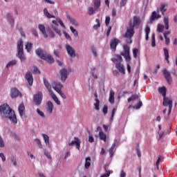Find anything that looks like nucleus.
<instances>
[{
    "label": "nucleus",
    "instance_id": "1",
    "mask_svg": "<svg viewBox=\"0 0 177 177\" xmlns=\"http://www.w3.org/2000/svg\"><path fill=\"white\" fill-rule=\"evenodd\" d=\"M0 114L1 117L10 120L12 124H17L16 113H15V111L9 106V104H4L0 106Z\"/></svg>",
    "mask_w": 177,
    "mask_h": 177
},
{
    "label": "nucleus",
    "instance_id": "2",
    "mask_svg": "<svg viewBox=\"0 0 177 177\" xmlns=\"http://www.w3.org/2000/svg\"><path fill=\"white\" fill-rule=\"evenodd\" d=\"M158 92L159 93H160V95H162V96H163V102H162L163 106L165 107H167V106H169L168 115H169V114H171V112L172 111V100L171 98H168L166 97L167 88H165V86L160 87L158 88Z\"/></svg>",
    "mask_w": 177,
    "mask_h": 177
},
{
    "label": "nucleus",
    "instance_id": "3",
    "mask_svg": "<svg viewBox=\"0 0 177 177\" xmlns=\"http://www.w3.org/2000/svg\"><path fill=\"white\" fill-rule=\"evenodd\" d=\"M35 53L39 57H40L43 60H46V62H48V63H50V64L55 63V59L52 57V55H50V54H48L42 49L38 48L35 50Z\"/></svg>",
    "mask_w": 177,
    "mask_h": 177
},
{
    "label": "nucleus",
    "instance_id": "4",
    "mask_svg": "<svg viewBox=\"0 0 177 177\" xmlns=\"http://www.w3.org/2000/svg\"><path fill=\"white\" fill-rule=\"evenodd\" d=\"M61 26H62L63 28H66V26L64 25V23H63V21L60 19L59 18H57V20H53L51 24V28H53V31L56 32V34H58L59 37H62V30L59 29V24Z\"/></svg>",
    "mask_w": 177,
    "mask_h": 177
},
{
    "label": "nucleus",
    "instance_id": "5",
    "mask_svg": "<svg viewBox=\"0 0 177 177\" xmlns=\"http://www.w3.org/2000/svg\"><path fill=\"white\" fill-rule=\"evenodd\" d=\"M61 26H62L63 28H66V26L64 25V23H63V21L60 19L59 18H57V20H53L51 24V28H53V31L56 32V34H58L59 37H62V30L59 29V24Z\"/></svg>",
    "mask_w": 177,
    "mask_h": 177
},
{
    "label": "nucleus",
    "instance_id": "6",
    "mask_svg": "<svg viewBox=\"0 0 177 177\" xmlns=\"http://www.w3.org/2000/svg\"><path fill=\"white\" fill-rule=\"evenodd\" d=\"M17 57L21 60V62L26 61V57L24 56V50L23 49V40L20 39L17 42Z\"/></svg>",
    "mask_w": 177,
    "mask_h": 177
},
{
    "label": "nucleus",
    "instance_id": "7",
    "mask_svg": "<svg viewBox=\"0 0 177 177\" xmlns=\"http://www.w3.org/2000/svg\"><path fill=\"white\" fill-rule=\"evenodd\" d=\"M135 35V29L133 28L131 26H129L127 28V30L125 34L124 35V38H127L126 42L127 44H132V37Z\"/></svg>",
    "mask_w": 177,
    "mask_h": 177
},
{
    "label": "nucleus",
    "instance_id": "8",
    "mask_svg": "<svg viewBox=\"0 0 177 177\" xmlns=\"http://www.w3.org/2000/svg\"><path fill=\"white\" fill-rule=\"evenodd\" d=\"M123 50L124 52L120 53V56H123L124 57L125 61L127 62V63H129L131 62V55L130 53V48L128 45L124 44L123 46Z\"/></svg>",
    "mask_w": 177,
    "mask_h": 177
},
{
    "label": "nucleus",
    "instance_id": "9",
    "mask_svg": "<svg viewBox=\"0 0 177 177\" xmlns=\"http://www.w3.org/2000/svg\"><path fill=\"white\" fill-rule=\"evenodd\" d=\"M42 99H44V95L41 91L33 95V102L36 106H41V104L42 103Z\"/></svg>",
    "mask_w": 177,
    "mask_h": 177
},
{
    "label": "nucleus",
    "instance_id": "10",
    "mask_svg": "<svg viewBox=\"0 0 177 177\" xmlns=\"http://www.w3.org/2000/svg\"><path fill=\"white\" fill-rule=\"evenodd\" d=\"M140 25V19L136 16L133 17V23H132V21H131L129 24V26L130 27H132L134 29L138 28Z\"/></svg>",
    "mask_w": 177,
    "mask_h": 177
},
{
    "label": "nucleus",
    "instance_id": "11",
    "mask_svg": "<svg viewBox=\"0 0 177 177\" xmlns=\"http://www.w3.org/2000/svg\"><path fill=\"white\" fill-rule=\"evenodd\" d=\"M162 74L167 81V82L171 85L172 84V76L171 75V73L167 70V68H165L162 71Z\"/></svg>",
    "mask_w": 177,
    "mask_h": 177
},
{
    "label": "nucleus",
    "instance_id": "12",
    "mask_svg": "<svg viewBox=\"0 0 177 177\" xmlns=\"http://www.w3.org/2000/svg\"><path fill=\"white\" fill-rule=\"evenodd\" d=\"M19 96L21 97V93L20 91L16 87L12 88L10 91V97L12 99H16V97H19Z\"/></svg>",
    "mask_w": 177,
    "mask_h": 177
},
{
    "label": "nucleus",
    "instance_id": "13",
    "mask_svg": "<svg viewBox=\"0 0 177 177\" xmlns=\"http://www.w3.org/2000/svg\"><path fill=\"white\" fill-rule=\"evenodd\" d=\"M18 111L19 113L20 117L22 118H27V116L26 115V107L24 106V104L21 103L18 107Z\"/></svg>",
    "mask_w": 177,
    "mask_h": 177
},
{
    "label": "nucleus",
    "instance_id": "14",
    "mask_svg": "<svg viewBox=\"0 0 177 177\" xmlns=\"http://www.w3.org/2000/svg\"><path fill=\"white\" fill-rule=\"evenodd\" d=\"M120 42H121V41H120V39H118L117 38L112 39L110 42L111 49L112 50H115L117 49V45H118V44H120Z\"/></svg>",
    "mask_w": 177,
    "mask_h": 177
},
{
    "label": "nucleus",
    "instance_id": "15",
    "mask_svg": "<svg viewBox=\"0 0 177 177\" xmlns=\"http://www.w3.org/2000/svg\"><path fill=\"white\" fill-rule=\"evenodd\" d=\"M75 145L76 149H80L81 148V140H80L78 138L75 137V141H71L68 142V146H74Z\"/></svg>",
    "mask_w": 177,
    "mask_h": 177
},
{
    "label": "nucleus",
    "instance_id": "16",
    "mask_svg": "<svg viewBox=\"0 0 177 177\" xmlns=\"http://www.w3.org/2000/svg\"><path fill=\"white\" fill-rule=\"evenodd\" d=\"M66 52L71 57H75V50L70 44H66Z\"/></svg>",
    "mask_w": 177,
    "mask_h": 177
},
{
    "label": "nucleus",
    "instance_id": "17",
    "mask_svg": "<svg viewBox=\"0 0 177 177\" xmlns=\"http://www.w3.org/2000/svg\"><path fill=\"white\" fill-rule=\"evenodd\" d=\"M61 80L64 82L68 77V71L66 68H62L60 71Z\"/></svg>",
    "mask_w": 177,
    "mask_h": 177
},
{
    "label": "nucleus",
    "instance_id": "18",
    "mask_svg": "<svg viewBox=\"0 0 177 177\" xmlns=\"http://www.w3.org/2000/svg\"><path fill=\"white\" fill-rule=\"evenodd\" d=\"M26 81H28V84L32 86V83L34 82V79L32 77V73L31 72H27L25 76Z\"/></svg>",
    "mask_w": 177,
    "mask_h": 177
},
{
    "label": "nucleus",
    "instance_id": "19",
    "mask_svg": "<svg viewBox=\"0 0 177 177\" xmlns=\"http://www.w3.org/2000/svg\"><path fill=\"white\" fill-rule=\"evenodd\" d=\"M115 67L120 73H121L122 74H125V68L124 67V65L122 64H121L120 62H116Z\"/></svg>",
    "mask_w": 177,
    "mask_h": 177
},
{
    "label": "nucleus",
    "instance_id": "20",
    "mask_svg": "<svg viewBox=\"0 0 177 177\" xmlns=\"http://www.w3.org/2000/svg\"><path fill=\"white\" fill-rule=\"evenodd\" d=\"M46 110L48 111V113H49L50 114H52L53 113V103H52V101H48L46 103Z\"/></svg>",
    "mask_w": 177,
    "mask_h": 177
},
{
    "label": "nucleus",
    "instance_id": "21",
    "mask_svg": "<svg viewBox=\"0 0 177 177\" xmlns=\"http://www.w3.org/2000/svg\"><path fill=\"white\" fill-rule=\"evenodd\" d=\"M43 81H44V84L46 86V88H47L49 93L53 92L52 91V85H50V84L49 83V82L46 80V78L44 77L43 78Z\"/></svg>",
    "mask_w": 177,
    "mask_h": 177
},
{
    "label": "nucleus",
    "instance_id": "22",
    "mask_svg": "<svg viewBox=\"0 0 177 177\" xmlns=\"http://www.w3.org/2000/svg\"><path fill=\"white\" fill-rule=\"evenodd\" d=\"M111 61L113 63H122L123 59H122V57L120 55H115V57L111 59Z\"/></svg>",
    "mask_w": 177,
    "mask_h": 177
},
{
    "label": "nucleus",
    "instance_id": "23",
    "mask_svg": "<svg viewBox=\"0 0 177 177\" xmlns=\"http://www.w3.org/2000/svg\"><path fill=\"white\" fill-rule=\"evenodd\" d=\"M39 30L41 32V34L44 35V38H48V34L46 33L45 26L39 24Z\"/></svg>",
    "mask_w": 177,
    "mask_h": 177
},
{
    "label": "nucleus",
    "instance_id": "24",
    "mask_svg": "<svg viewBox=\"0 0 177 177\" xmlns=\"http://www.w3.org/2000/svg\"><path fill=\"white\" fill-rule=\"evenodd\" d=\"M161 17V15L160 14H157L156 11L152 12L151 16V21H154V20H157V19H160Z\"/></svg>",
    "mask_w": 177,
    "mask_h": 177
},
{
    "label": "nucleus",
    "instance_id": "25",
    "mask_svg": "<svg viewBox=\"0 0 177 177\" xmlns=\"http://www.w3.org/2000/svg\"><path fill=\"white\" fill-rule=\"evenodd\" d=\"M167 6H168V5L165 4V3H162L160 5V7L159 8L160 12H161L162 16L165 15V12H167Z\"/></svg>",
    "mask_w": 177,
    "mask_h": 177
},
{
    "label": "nucleus",
    "instance_id": "26",
    "mask_svg": "<svg viewBox=\"0 0 177 177\" xmlns=\"http://www.w3.org/2000/svg\"><path fill=\"white\" fill-rule=\"evenodd\" d=\"M50 95L52 97L53 100H54V102H55V103H57L58 106H60V100H59V98H57V96H56L55 93H53V91L50 93Z\"/></svg>",
    "mask_w": 177,
    "mask_h": 177
},
{
    "label": "nucleus",
    "instance_id": "27",
    "mask_svg": "<svg viewBox=\"0 0 177 177\" xmlns=\"http://www.w3.org/2000/svg\"><path fill=\"white\" fill-rule=\"evenodd\" d=\"M7 20H8L9 24H10V26H12V27H13V26H15V19H13V17H12V15L10 14L7 15Z\"/></svg>",
    "mask_w": 177,
    "mask_h": 177
},
{
    "label": "nucleus",
    "instance_id": "28",
    "mask_svg": "<svg viewBox=\"0 0 177 177\" xmlns=\"http://www.w3.org/2000/svg\"><path fill=\"white\" fill-rule=\"evenodd\" d=\"M99 138L100 140H103V142H106V140H107V136L104 134L102 130L99 132Z\"/></svg>",
    "mask_w": 177,
    "mask_h": 177
},
{
    "label": "nucleus",
    "instance_id": "29",
    "mask_svg": "<svg viewBox=\"0 0 177 177\" xmlns=\"http://www.w3.org/2000/svg\"><path fill=\"white\" fill-rule=\"evenodd\" d=\"M163 51L165 60L167 63H169V51H168V49H167V48H163Z\"/></svg>",
    "mask_w": 177,
    "mask_h": 177
},
{
    "label": "nucleus",
    "instance_id": "30",
    "mask_svg": "<svg viewBox=\"0 0 177 177\" xmlns=\"http://www.w3.org/2000/svg\"><path fill=\"white\" fill-rule=\"evenodd\" d=\"M114 95H115V93L113 91V90H111L109 93V103H111V104H114Z\"/></svg>",
    "mask_w": 177,
    "mask_h": 177
},
{
    "label": "nucleus",
    "instance_id": "31",
    "mask_svg": "<svg viewBox=\"0 0 177 177\" xmlns=\"http://www.w3.org/2000/svg\"><path fill=\"white\" fill-rule=\"evenodd\" d=\"M44 14L46 17H48V19H55V17H56L55 15H50V13H49L48 8L44 9Z\"/></svg>",
    "mask_w": 177,
    "mask_h": 177
},
{
    "label": "nucleus",
    "instance_id": "32",
    "mask_svg": "<svg viewBox=\"0 0 177 177\" xmlns=\"http://www.w3.org/2000/svg\"><path fill=\"white\" fill-rule=\"evenodd\" d=\"M165 30H169V19L167 17H165L163 19Z\"/></svg>",
    "mask_w": 177,
    "mask_h": 177
},
{
    "label": "nucleus",
    "instance_id": "33",
    "mask_svg": "<svg viewBox=\"0 0 177 177\" xmlns=\"http://www.w3.org/2000/svg\"><path fill=\"white\" fill-rule=\"evenodd\" d=\"M90 167H91V157H87L86 158L84 167L86 169H89Z\"/></svg>",
    "mask_w": 177,
    "mask_h": 177
},
{
    "label": "nucleus",
    "instance_id": "34",
    "mask_svg": "<svg viewBox=\"0 0 177 177\" xmlns=\"http://www.w3.org/2000/svg\"><path fill=\"white\" fill-rule=\"evenodd\" d=\"M116 145H117V144L115 142V143L112 144L111 148L109 149L110 157H113L114 156V149Z\"/></svg>",
    "mask_w": 177,
    "mask_h": 177
},
{
    "label": "nucleus",
    "instance_id": "35",
    "mask_svg": "<svg viewBox=\"0 0 177 177\" xmlns=\"http://www.w3.org/2000/svg\"><path fill=\"white\" fill-rule=\"evenodd\" d=\"M17 64V60L13 59L8 63L6 65V68H9V67H13V66H16Z\"/></svg>",
    "mask_w": 177,
    "mask_h": 177
},
{
    "label": "nucleus",
    "instance_id": "36",
    "mask_svg": "<svg viewBox=\"0 0 177 177\" xmlns=\"http://www.w3.org/2000/svg\"><path fill=\"white\" fill-rule=\"evenodd\" d=\"M68 19L69 21H71V24H73L75 27H78L79 24H78V22L77 21V20H75L74 18H73L71 17H68Z\"/></svg>",
    "mask_w": 177,
    "mask_h": 177
},
{
    "label": "nucleus",
    "instance_id": "37",
    "mask_svg": "<svg viewBox=\"0 0 177 177\" xmlns=\"http://www.w3.org/2000/svg\"><path fill=\"white\" fill-rule=\"evenodd\" d=\"M145 31V39L146 41H149V34H150V27L146 26Z\"/></svg>",
    "mask_w": 177,
    "mask_h": 177
},
{
    "label": "nucleus",
    "instance_id": "38",
    "mask_svg": "<svg viewBox=\"0 0 177 177\" xmlns=\"http://www.w3.org/2000/svg\"><path fill=\"white\" fill-rule=\"evenodd\" d=\"M100 0H94V8L95 10H98L100 8Z\"/></svg>",
    "mask_w": 177,
    "mask_h": 177
},
{
    "label": "nucleus",
    "instance_id": "39",
    "mask_svg": "<svg viewBox=\"0 0 177 177\" xmlns=\"http://www.w3.org/2000/svg\"><path fill=\"white\" fill-rule=\"evenodd\" d=\"M115 111H117V109L113 108L112 111H111V115L109 119V121L111 124V122H113V120H114V115H115Z\"/></svg>",
    "mask_w": 177,
    "mask_h": 177
},
{
    "label": "nucleus",
    "instance_id": "40",
    "mask_svg": "<svg viewBox=\"0 0 177 177\" xmlns=\"http://www.w3.org/2000/svg\"><path fill=\"white\" fill-rule=\"evenodd\" d=\"M95 103L94 104V107L95 110H97V111H99V110L100 109L99 108V106H100V101L99 100V99L96 98L95 99Z\"/></svg>",
    "mask_w": 177,
    "mask_h": 177
},
{
    "label": "nucleus",
    "instance_id": "41",
    "mask_svg": "<svg viewBox=\"0 0 177 177\" xmlns=\"http://www.w3.org/2000/svg\"><path fill=\"white\" fill-rule=\"evenodd\" d=\"M136 99H139V95H133L129 98H128V102L131 103V102L133 100H136Z\"/></svg>",
    "mask_w": 177,
    "mask_h": 177
},
{
    "label": "nucleus",
    "instance_id": "42",
    "mask_svg": "<svg viewBox=\"0 0 177 177\" xmlns=\"http://www.w3.org/2000/svg\"><path fill=\"white\" fill-rule=\"evenodd\" d=\"M42 136L44 139V142L46 145V146H49L50 143H49V136L46 134H42Z\"/></svg>",
    "mask_w": 177,
    "mask_h": 177
},
{
    "label": "nucleus",
    "instance_id": "43",
    "mask_svg": "<svg viewBox=\"0 0 177 177\" xmlns=\"http://www.w3.org/2000/svg\"><path fill=\"white\" fill-rule=\"evenodd\" d=\"M88 15L90 16H92V15L95 13L96 10H95V8H93V7H88Z\"/></svg>",
    "mask_w": 177,
    "mask_h": 177
},
{
    "label": "nucleus",
    "instance_id": "44",
    "mask_svg": "<svg viewBox=\"0 0 177 177\" xmlns=\"http://www.w3.org/2000/svg\"><path fill=\"white\" fill-rule=\"evenodd\" d=\"M151 46L154 48L156 46V35L153 34L151 35Z\"/></svg>",
    "mask_w": 177,
    "mask_h": 177
},
{
    "label": "nucleus",
    "instance_id": "45",
    "mask_svg": "<svg viewBox=\"0 0 177 177\" xmlns=\"http://www.w3.org/2000/svg\"><path fill=\"white\" fill-rule=\"evenodd\" d=\"M53 86H56V88H63V84L60 82H54Z\"/></svg>",
    "mask_w": 177,
    "mask_h": 177
},
{
    "label": "nucleus",
    "instance_id": "46",
    "mask_svg": "<svg viewBox=\"0 0 177 177\" xmlns=\"http://www.w3.org/2000/svg\"><path fill=\"white\" fill-rule=\"evenodd\" d=\"M158 32H164V26L163 25L158 24L157 27Z\"/></svg>",
    "mask_w": 177,
    "mask_h": 177
},
{
    "label": "nucleus",
    "instance_id": "47",
    "mask_svg": "<svg viewBox=\"0 0 177 177\" xmlns=\"http://www.w3.org/2000/svg\"><path fill=\"white\" fill-rule=\"evenodd\" d=\"M70 30L75 37H78V31H77V30H75L73 26L70 27Z\"/></svg>",
    "mask_w": 177,
    "mask_h": 177
},
{
    "label": "nucleus",
    "instance_id": "48",
    "mask_svg": "<svg viewBox=\"0 0 177 177\" xmlns=\"http://www.w3.org/2000/svg\"><path fill=\"white\" fill-rule=\"evenodd\" d=\"M32 48V43H27L26 44V49L27 52H30V50H31Z\"/></svg>",
    "mask_w": 177,
    "mask_h": 177
},
{
    "label": "nucleus",
    "instance_id": "49",
    "mask_svg": "<svg viewBox=\"0 0 177 177\" xmlns=\"http://www.w3.org/2000/svg\"><path fill=\"white\" fill-rule=\"evenodd\" d=\"M97 24L93 26L94 30H97L99 27H100V20L99 19H96L95 20Z\"/></svg>",
    "mask_w": 177,
    "mask_h": 177
},
{
    "label": "nucleus",
    "instance_id": "50",
    "mask_svg": "<svg viewBox=\"0 0 177 177\" xmlns=\"http://www.w3.org/2000/svg\"><path fill=\"white\" fill-rule=\"evenodd\" d=\"M138 53H139V50L138 48H133V57L136 59L138 57Z\"/></svg>",
    "mask_w": 177,
    "mask_h": 177
},
{
    "label": "nucleus",
    "instance_id": "51",
    "mask_svg": "<svg viewBox=\"0 0 177 177\" xmlns=\"http://www.w3.org/2000/svg\"><path fill=\"white\" fill-rule=\"evenodd\" d=\"M91 52L93 55L95 56V57H97V53L96 51V48L93 46H91Z\"/></svg>",
    "mask_w": 177,
    "mask_h": 177
},
{
    "label": "nucleus",
    "instance_id": "52",
    "mask_svg": "<svg viewBox=\"0 0 177 177\" xmlns=\"http://www.w3.org/2000/svg\"><path fill=\"white\" fill-rule=\"evenodd\" d=\"M37 114H39V115H40L43 118H45V113H44V112H42L41 110H39V109H37Z\"/></svg>",
    "mask_w": 177,
    "mask_h": 177
},
{
    "label": "nucleus",
    "instance_id": "53",
    "mask_svg": "<svg viewBox=\"0 0 177 177\" xmlns=\"http://www.w3.org/2000/svg\"><path fill=\"white\" fill-rule=\"evenodd\" d=\"M35 142H36L40 149H42V144L41 143V140L36 138L35 139Z\"/></svg>",
    "mask_w": 177,
    "mask_h": 177
},
{
    "label": "nucleus",
    "instance_id": "54",
    "mask_svg": "<svg viewBox=\"0 0 177 177\" xmlns=\"http://www.w3.org/2000/svg\"><path fill=\"white\" fill-rule=\"evenodd\" d=\"M10 161L12 162L15 167H17V162L16 161V158H15L14 156L11 157Z\"/></svg>",
    "mask_w": 177,
    "mask_h": 177
},
{
    "label": "nucleus",
    "instance_id": "55",
    "mask_svg": "<svg viewBox=\"0 0 177 177\" xmlns=\"http://www.w3.org/2000/svg\"><path fill=\"white\" fill-rule=\"evenodd\" d=\"M0 147H5V142L3 141V138L0 135Z\"/></svg>",
    "mask_w": 177,
    "mask_h": 177
},
{
    "label": "nucleus",
    "instance_id": "56",
    "mask_svg": "<svg viewBox=\"0 0 177 177\" xmlns=\"http://www.w3.org/2000/svg\"><path fill=\"white\" fill-rule=\"evenodd\" d=\"M160 161H161V156H158V160L156 161V163L157 169H160V167H158V165H160Z\"/></svg>",
    "mask_w": 177,
    "mask_h": 177
},
{
    "label": "nucleus",
    "instance_id": "57",
    "mask_svg": "<svg viewBox=\"0 0 177 177\" xmlns=\"http://www.w3.org/2000/svg\"><path fill=\"white\" fill-rule=\"evenodd\" d=\"M48 34H50L51 38H55V32H53V31H52V30H50V28H49L48 30Z\"/></svg>",
    "mask_w": 177,
    "mask_h": 177
},
{
    "label": "nucleus",
    "instance_id": "58",
    "mask_svg": "<svg viewBox=\"0 0 177 177\" xmlns=\"http://www.w3.org/2000/svg\"><path fill=\"white\" fill-rule=\"evenodd\" d=\"M53 89H55L59 95L62 92V88L56 87V86H53Z\"/></svg>",
    "mask_w": 177,
    "mask_h": 177
},
{
    "label": "nucleus",
    "instance_id": "59",
    "mask_svg": "<svg viewBox=\"0 0 177 177\" xmlns=\"http://www.w3.org/2000/svg\"><path fill=\"white\" fill-rule=\"evenodd\" d=\"M142 106V101H139L136 106V109H137V110H139V109H140Z\"/></svg>",
    "mask_w": 177,
    "mask_h": 177
},
{
    "label": "nucleus",
    "instance_id": "60",
    "mask_svg": "<svg viewBox=\"0 0 177 177\" xmlns=\"http://www.w3.org/2000/svg\"><path fill=\"white\" fill-rule=\"evenodd\" d=\"M128 1V0H122L120 2V8L124 7L125 5H127V2Z\"/></svg>",
    "mask_w": 177,
    "mask_h": 177
},
{
    "label": "nucleus",
    "instance_id": "61",
    "mask_svg": "<svg viewBox=\"0 0 177 177\" xmlns=\"http://www.w3.org/2000/svg\"><path fill=\"white\" fill-rule=\"evenodd\" d=\"M108 110H109V108L107 107V106H104V108L102 109V112L104 113V115H106V114H107L108 113Z\"/></svg>",
    "mask_w": 177,
    "mask_h": 177
},
{
    "label": "nucleus",
    "instance_id": "62",
    "mask_svg": "<svg viewBox=\"0 0 177 177\" xmlns=\"http://www.w3.org/2000/svg\"><path fill=\"white\" fill-rule=\"evenodd\" d=\"M64 35L66 39H68V41H71V37H70V35H68V33H67L66 32H64Z\"/></svg>",
    "mask_w": 177,
    "mask_h": 177
},
{
    "label": "nucleus",
    "instance_id": "63",
    "mask_svg": "<svg viewBox=\"0 0 177 177\" xmlns=\"http://www.w3.org/2000/svg\"><path fill=\"white\" fill-rule=\"evenodd\" d=\"M105 24L106 26H109V24H110V17H106Z\"/></svg>",
    "mask_w": 177,
    "mask_h": 177
},
{
    "label": "nucleus",
    "instance_id": "64",
    "mask_svg": "<svg viewBox=\"0 0 177 177\" xmlns=\"http://www.w3.org/2000/svg\"><path fill=\"white\" fill-rule=\"evenodd\" d=\"M127 176V173L124 170H122L120 172V177H125Z\"/></svg>",
    "mask_w": 177,
    "mask_h": 177
}]
</instances>
